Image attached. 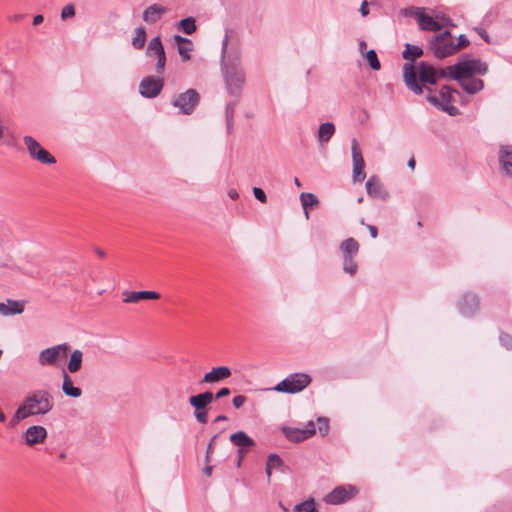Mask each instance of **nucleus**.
<instances>
[{"label":"nucleus","mask_w":512,"mask_h":512,"mask_svg":"<svg viewBox=\"0 0 512 512\" xmlns=\"http://www.w3.org/2000/svg\"><path fill=\"white\" fill-rule=\"evenodd\" d=\"M54 406L53 396L46 390H36L27 395L14 412L10 425L16 426L19 422L32 416L46 415Z\"/></svg>","instance_id":"obj_1"},{"label":"nucleus","mask_w":512,"mask_h":512,"mask_svg":"<svg viewBox=\"0 0 512 512\" xmlns=\"http://www.w3.org/2000/svg\"><path fill=\"white\" fill-rule=\"evenodd\" d=\"M449 78L460 81L472 77L474 74H484L487 71L486 63L480 60H466L448 66Z\"/></svg>","instance_id":"obj_2"},{"label":"nucleus","mask_w":512,"mask_h":512,"mask_svg":"<svg viewBox=\"0 0 512 512\" xmlns=\"http://www.w3.org/2000/svg\"><path fill=\"white\" fill-rule=\"evenodd\" d=\"M71 346L68 343L58 344L42 350L38 356V362L41 366H58L66 360Z\"/></svg>","instance_id":"obj_3"},{"label":"nucleus","mask_w":512,"mask_h":512,"mask_svg":"<svg viewBox=\"0 0 512 512\" xmlns=\"http://www.w3.org/2000/svg\"><path fill=\"white\" fill-rule=\"evenodd\" d=\"M310 383L311 377L308 374L295 373L283 379L273 390L281 393L294 394L304 390Z\"/></svg>","instance_id":"obj_4"},{"label":"nucleus","mask_w":512,"mask_h":512,"mask_svg":"<svg viewBox=\"0 0 512 512\" xmlns=\"http://www.w3.org/2000/svg\"><path fill=\"white\" fill-rule=\"evenodd\" d=\"M432 50L434 55L439 59L455 54L457 47L452 34L449 31H445L436 36L432 43Z\"/></svg>","instance_id":"obj_5"},{"label":"nucleus","mask_w":512,"mask_h":512,"mask_svg":"<svg viewBox=\"0 0 512 512\" xmlns=\"http://www.w3.org/2000/svg\"><path fill=\"white\" fill-rule=\"evenodd\" d=\"M359 493V488L355 485L346 484L336 486L328 493L323 501L329 505H340L353 499Z\"/></svg>","instance_id":"obj_6"},{"label":"nucleus","mask_w":512,"mask_h":512,"mask_svg":"<svg viewBox=\"0 0 512 512\" xmlns=\"http://www.w3.org/2000/svg\"><path fill=\"white\" fill-rule=\"evenodd\" d=\"M24 145L28 151L29 156L42 164H55L56 159L47 150H45L40 143L32 136L23 137Z\"/></svg>","instance_id":"obj_7"},{"label":"nucleus","mask_w":512,"mask_h":512,"mask_svg":"<svg viewBox=\"0 0 512 512\" xmlns=\"http://www.w3.org/2000/svg\"><path fill=\"white\" fill-rule=\"evenodd\" d=\"M200 101V95L195 89H188L180 93L173 101L172 105L179 109L182 114L190 115L195 110Z\"/></svg>","instance_id":"obj_8"},{"label":"nucleus","mask_w":512,"mask_h":512,"mask_svg":"<svg viewBox=\"0 0 512 512\" xmlns=\"http://www.w3.org/2000/svg\"><path fill=\"white\" fill-rule=\"evenodd\" d=\"M213 401V394L209 391L191 396L189 403L194 407V416L199 423L205 424L208 421L205 407Z\"/></svg>","instance_id":"obj_9"},{"label":"nucleus","mask_w":512,"mask_h":512,"mask_svg":"<svg viewBox=\"0 0 512 512\" xmlns=\"http://www.w3.org/2000/svg\"><path fill=\"white\" fill-rule=\"evenodd\" d=\"M414 15L420 29L425 31H439L449 22V19L445 17L433 18L432 16L425 14L420 8L416 10Z\"/></svg>","instance_id":"obj_10"},{"label":"nucleus","mask_w":512,"mask_h":512,"mask_svg":"<svg viewBox=\"0 0 512 512\" xmlns=\"http://www.w3.org/2000/svg\"><path fill=\"white\" fill-rule=\"evenodd\" d=\"M146 55L157 59L156 72L162 74L166 65V54L160 37H154L147 46Z\"/></svg>","instance_id":"obj_11"},{"label":"nucleus","mask_w":512,"mask_h":512,"mask_svg":"<svg viewBox=\"0 0 512 512\" xmlns=\"http://www.w3.org/2000/svg\"><path fill=\"white\" fill-rule=\"evenodd\" d=\"M351 151H352V162H353V181L354 182H362L366 173L364 171L365 162L360 149V146L356 139H353L351 142Z\"/></svg>","instance_id":"obj_12"},{"label":"nucleus","mask_w":512,"mask_h":512,"mask_svg":"<svg viewBox=\"0 0 512 512\" xmlns=\"http://www.w3.org/2000/svg\"><path fill=\"white\" fill-rule=\"evenodd\" d=\"M453 93L454 90L448 86H444L441 88L439 96L430 95L428 96V101L435 106L441 107L442 110L447 111L450 115H454L456 108L450 105L454 100Z\"/></svg>","instance_id":"obj_13"},{"label":"nucleus","mask_w":512,"mask_h":512,"mask_svg":"<svg viewBox=\"0 0 512 512\" xmlns=\"http://www.w3.org/2000/svg\"><path fill=\"white\" fill-rule=\"evenodd\" d=\"M164 86L163 79L148 76L142 79L139 85L140 94L146 98H153L160 94Z\"/></svg>","instance_id":"obj_14"},{"label":"nucleus","mask_w":512,"mask_h":512,"mask_svg":"<svg viewBox=\"0 0 512 512\" xmlns=\"http://www.w3.org/2000/svg\"><path fill=\"white\" fill-rule=\"evenodd\" d=\"M47 435L48 432L45 427L41 425H32L23 433V439L27 446L33 447L35 445L43 444Z\"/></svg>","instance_id":"obj_15"},{"label":"nucleus","mask_w":512,"mask_h":512,"mask_svg":"<svg viewBox=\"0 0 512 512\" xmlns=\"http://www.w3.org/2000/svg\"><path fill=\"white\" fill-rule=\"evenodd\" d=\"M283 432L288 440L292 442H301L315 434V425L310 421L304 429L283 428Z\"/></svg>","instance_id":"obj_16"},{"label":"nucleus","mask_w":512,"mask_h":512,"mask_svg":"<svg viewBox=\"0 0 512 512\" xmlns=\"http://www.w3.org/2000/svg\"><path fill=\"white\" fill-rule=\"evenodd\" d=\"M232 375L231 369L227 366L213 367L205 373L201 379L202 384H214L229 378Z\"/></svg>","instance_id":"obj_17"},{"label":"nucleus","mask_w":512,"mask_h":512,"mask_svg":"<svg viewBox=\"0 0 512 512\" xmlns=\"http://www.w3.org/2000/svg\"><path fill=\"white\" fill-rule=\"evenodd\" d=\"M123 302L127 304L138 303L142 300H158L160 299V294L156 291H124Z\"/></svg>","instance_id":"obj_18"},{"label":"nucleus","mask_w":512,"mask_h":512,"mask_svg":"<svg viewBox=\"0 0 512 512\" xmlns=\"http://www.w3.org/2000/svg\"><path fill=\"white\" fill-rule=\"evenodd\" d=\"M403 73H404V81L409 89H411L416 94L422 93V88L417 82V72L413 65L411 64H405L403 66Z\"/></svg>","instance_id":"obj_19"},{"label":"nucleus","mask_w":512,"mask_h":512,"mask_svg":"<svg viewBox=\"0 0 512 512\" xmlns=\"http://www.w3.org/2000/svg\"><path fill=\"white\" fill-rule=\"evenodd\" d=\"M167 8L160 4H152L143 11V20L148 24H154L159 21Z\"/></svg>","instance_id":"obj_20"},{"label":"nucleus","mask_w":512,"mask_h":512,"mask_svg":"<svg viewBox=\"0 0 512 512\" xmlns=\"http://www.w3.org/2000/svg\"><path fill=\"white\" fill-rule=\"evenodd\" d=\"M244 83V76L241 72L232 71L226 73V84L230 94L238 95Z\"/></svg>","instance_id":"obj_21"},{"label":"nucleus","mask_w":512,"mask_h":512,"mask_svg":"<svg viewBox=\"0 0 512 512\" xmlns=\"http://www.w3.org/2000/svg\"><path fill=\"white\" fill-rule=\"evenodd\" d=\"M499 163L503 173L512 177V146H503L499 151Z\"/></svg>","instance_id":"obj_22"},{"label":"nucleus","mask_w":512,"mask_h":512,"mask_svg":"<svg viewBox=\"0 0 512 512\" xmlns=\"http://www.w3.org/2000/svg\"><path fill=\"white\" fill-rule=\"evenodd\" d=\"M230 441L239 447L241 457L247 452L245 448L254 446V440L249 437L245 432L239 431L230 436Z\"/></svg>","instance_id":"obj_23"},{"label":"nucleus","mask_w":512,"mask_h":512,"mask_svg":"<svg viewBox=\"0 0 512 512\" xmlns=\"http://www.w3.org/2000/svg\"><path fill=\"white\" fill-rule=\"evenodd\" d=\"M25 301L8 299L5 303L0 302V314L3 316L23 313Z\"/></svg>","instance_id":"obj_24"},{"label":"nucleus","mask_w":512,"mask_h":512,"mask_svg":"<svg viewBox=\"0 0 512 512\" xmlns=\"http://www.w3.org/2000/svg\"><path fill=\"white\" fill-rule=\"evenodd\" d=\"M367 193L375 198L385 199L388 196L387 191L376 177H370L366 182Z\"/></svg>","instance_id":"obj_25"},{"label":"nucleus","mask_w":512,"mask_h":512,"mask_svg":"<svg viewBox=\"0 0 512 512\" xmlns=\"http://www.w3.org/2000/svg\"><path fill=\"white\" fill-rule=\"evenodd\" d=\"M62 391L68 397L79 398L82 396V390L74 386V381L66 370L62 371Z\"/></svg>","instance_id":"obj_26"},{"label":"nucleus","mask_w":512,"mask_h":512,"mask_svg":"<svg viewBox=\"0 0 512 512\" xmlns=\"http://www.w3.org/2000/svg\"><path fill=\"white\" fill-rule=\"evenodd\" d=\"M420 81L423 83L435 84L437 82V70L431 65L421 63L418 67Z\"/></svg>","instance_id":"obj_27"},{"label":"nucleus","mask_w":512,"mask_h":512,"mask_svg":"<svg viewBox=\"0 0 512 512\" xmlns=\"http://www.w3.org/2000/svg\"><path fill=\"white\" fill-rule=\"evenodd\" d=\"M70 358L67 364V373H77L81 370L83 364V352L75 349L69 352Z\"/></svg>","instance_id":"obj_28"},{"label":"nucleus","mask_w":512,"mask_h":512,"mask_svg":"<svg viewBox=\"0 0 512 512\" xmlns=\"http://www.w3.org/2000/svg\"><path fill=\"white\" fill-rule=\"evenodd\" d=\"M478 298L474 294H466L460 302L459 307L463 314L468 315L478 308Z\"/></svg>","instance_id":"obj_29"},{"label":"nucleus","mask_w":512,"mask_h":512,"mask_svg":"<svg viewBox=\"0 0 512 512\" xmlns=\"http://www.w3.org/2000/svg\"><path fill=\"white\" fill-rule=\"evenodd\" d=\"M175 41L178 45V53L180 54L182 60L188 61L190 59V52L193 48L192 42L189 39L179 35L175 36Z\"/></svg>","instance_id":"obj_30"},{"label":"nucleus","mask_w":512,"mask_h":512,"mask_svg":"<svg viewBox=\"0 0 512 512\" xmlns=\"http://www.w3.org/2000/svg\"><path fill=\"white\" fill-rule=\"evenodd\" d=\"M300 201L304 209L305 218L309 219V209H313L318 206V198L312 193H301Z\"/></svg>","instance_id":"obj_31"},{"label":"nucleus","mask_w":512,"mask_h":512,"mask_svg":"<svg viewBox=\"0 0 512 512\" xmlns=\"http://www.w3.org/2000/svg\"><path fill=\"white\" fill-rule=\"evenodd\" d=\"M459 82L462 88L470 94H474L484 87V83L482 80L472 77L462 79Z\"/></svg>","instance_id":"obj_32"},{"label":"nucleus","mask_w":512,"mask_h":512,"mask_svg":"<svg viewBox=\"0 0 512 512\" xmlns=\"http://www.w3.org/2000/svg\"><path fill=\"white\" fill-rule=\"evenodd\" d=\"M343 256H356L359 251V243L354 238H347L340 245Z\"/></svg>","instance_id":"obj_33"},{"label":"nucleus","mask_w":512,"mask_h":512,"mask_svg":"<svg viewBox=\"0 0 512 512\" xmlns=\"http://www.w3.org/2000/svg\"><path fill=\"white\" fill-rule=\"evenodd\" d=\"M335 132L333 123L327 122L320 125L318 130V140L320 142H328Z\"/></svg>","instance_id":"obj_34"},{"label":"nucleus","mask_w":512,"mask_h":512,"mask_svg":"<svg viewBox=\"0 0 512 512\" xmlns=\"http://www.w3.org/2000/svg\"><path fill=\"white\" fill-rule=\"evenodd\" d=\"M282 465V460L280 457L276 454H271L268 456L267 463H266V474L268 477V480L270 481L272 471L275 469L280 468Z\"/></svg>","instance_id":"obj_35"},{"label":"nucleus","mask_w":512,"mask_h":512,"mask_svg":"<svg viewBox=\"0 0 512 512\" xmlns=\"http://www.w3.org/2000/svg\"><path fill=\"white\" fill-rule=\"evenodd\" d=\"M423 51L419 46L407 44L405 50L402 53V56L406 60H415L416 58L422 56Z\"/></svg>","instance_id":"obj_36"},{"label":"nucleus","mask_w":512,"mask_h":512,"mask_svg":"<svg viewBox=\"0 0 512 512\" xmlns=\"http://www.w3.org/2000/svg\"><path fill=\"white\" fill-rule=\"evenodd\" d=\"M146 42V30L144 27H137L135 29V36L132 39V45L136 49H142Z\"/></svg>","instance_id":"obj_37"},{"label":"nucleus","mask_w":512,"mask_h":512,"mask_svg":"<svg viewBox=\"0 0 512 512\" xmlns=\"http://www.w3.org/2000/svg\"><path fill=\"white\" fill-rule=\"evenodd\" d=\"M316 511V503L313 498H310L300 504H297L293 508V512H315Z\"/></svg>","instance_id":"obj_38"},{"label":"nucleus","mask_w":512,"mask_h":512,"mask_svg":"<svg viewBox=\"0 0 512 512\" xmlns=\"http://www.w3.org/2000/svg\"><path fill=\"white\" fill-rule=\"evenodd\" d=\"M355 256H343V270L350 275H354L357 272L358 265L354 261Z\"/></svg>","instance_id":"obj_39"},{"label":"nucleus","mask_w":512,"mask_h":512,"mask_svg":"<svg viewBox=\"0 0 512 512\" xmlns=\"http://www.w3.org/2000/svg\"><path fill=\"white\" fill-rule=\"evenodd\" d=\"M180 28L184 33L190 35L196 31L195 19L192 17L185 18L179 23Z\"/></svg>","instance_id":"obj_40"},{"label":"nucleus","mask_w":512,"mask_h":512,"mask_svg":"<svg viewBox=\"0 0 512 512\" xmlns=\"http://www.w3.org/2000/svg\"><path fill=\"white\" fill-rule=\"evenodd\" d=\"M369 63L370 67L373 70H379L381 68V64L378 60L377 54L375 50L371 49L369 51H366L365 55L363 56Z\"/></svg>","instance_id":"obj_41"},{"label":"nucleus","mask_w":512,"mask_h":512,"mask_svg":"<svg viewBox=\"0 0 512 512\" xmlns=\"http://www.w3.org/2000/svg\"><path fill=\"white\" fill-rule=\"evenodd\" d=\"M75 14V8L73 5H66L63 9H62V12H61V18L63 20L69 18V17H72L74 16Z\"/></svg>","instance_id":"obj_42"},{"label":"nucleus","mask_w":512,"mask_h":512,"mask_svg":"<svg viewBox=\"0 0 512 512\" xmlns=\"http://www.w3.org/2000/svg\"><path fill=\"white\" fill-rule=\"evenodd\" d=\"M318 429H319V432L322 435H326L328 433V430H329L328 420L324 419V418H319L318 419Z\"/></svg>","instance_id":"obj_43"},{"label":"nucleus","mask_w":512,"mask_h":512,"mask_svg":"<svg viewBox=\"0 0 512 512\" xmlns=\"http://www.w3.org/2000/svg\"><path fill=\"white\" fill-rule=\"evenodd\" d=\"M253 194H254L255 198L257 200H259L261 203H266L267 202L266 194H265V192L261 188L254 187L253 188Z\"/></svg>","instance_id":"obj_44"},{"label":"nucleus","mask_w":512,"mask_h":512,"mask_svg":"<svg viewBox=\"0 0 512 512\" xmlns=\"http://www.w3.org/2000/svg\"><path fill=\"white\" fill-rule=\"evenodd\" d=\"M246 402V397L243 395H237L233 398V406L235 408H241Z\"/></svg>","instance_id":"obj_45"},{"label":"nucleus","mask_w":512,"mask_h":512,"mask_svg":"<svg viewBox=\"0 0 512 512\" xmlns=\"http://www.w3.org/2000/svg\"><path fill=\"white\" fill-rule=\"evenodd\" d=\"M215 439H216V436H214L209 444H208V447H207V451H206V462L209 463L210 462V458H211V455L214 451V442H215Z\"/></svg>","instance_id":"obj_46"},{"label":"nucleus","mask_w":512,"mask_h":512,"mask_svg":"<svg viewBox=\"0 0 512 512\" xmlns=\"http://www.w3.org/2000/svg\"><path fill=\"white\" fill-rule=\"evenodd\" d=\"M468 45L469 40L464 35H460L458 38V42L456 43L457 52Z\"/></svg>","instance_id":"obj_47"},{"label":"nucleus","mask_w":512,"mask_h":512,"mask_svg":"<svg viewBox=\"0 0 512 512\" xmlns=\"http://www.w3.org/2000/svg\"><path fill=\"white\" fill-rule=\"evenodd\" d=\"M234 106L229 104L226 108L227 125L230 126L233 120Z\"/></svg>","instance_id":"obj_48"},{"label":"nucleus","mask_w":512,"mask_h":512,"mask_svg":"<svg viewBox=\"0 0 512 512\" xmlns=\"http://www.w3.org/2000/svg\"><path fill=\"white\" fill-rule=\"evenodd\" d=\"M228 395H230V390L226 387H223L216 393L215 398L219 399Z\"/></svg>","instance_id":"obj_49"},{"label":"nucleus","mask_w":512,"mask_h":512,"mask_svg":"<svg viewBox=\"0 0 512 512\" xmlns=\"http://www.w3.org/2000/svg\"><path fill=\"white\" fill-rule=\"evenodd\" d=\"M360 13L362 16H367L369 13L368 2L366 0H364L361 4Z\"/></svg>","instance_id":"obj_50"},{"label":"nucleus","mask_w":512,"mask_h":512,"mask_svg":"<svg viewBox=\"0 0 512 512\" xmlns=\"http://www.w3.org/2000/svg\"><path fill=\"white\" fill-rule=\"evenodd\" d=\"M437 72H438V74H437V79H438V78H445V77H449L448 67L443 68V69H439V70H437Z\"/></svg>","instance_id":"obj_51"},{"label":"nucleus","mask_w":512,"mask_h":512,"mask_svg":"<svg viewBox=\"0 0 512 512\" xmlns=\"http://www.w3.org/2000/svg\"><path fill=\"white\" fill-rule=\"evenodd\" d=\"M367 229L369 230V233H370L372 238H376L377 237L378 230H377V228L375 226L367 225Z\"/></svg>","instance_id":"obj_52"},{"label":"nucleus","mask_w":512,"mask_h":512,"mask_svg":"<svg viewBox=\"0 0 512 512\" xmlns=\"http://www.w3.org/2000/svg\"><path fill=\"white\" fill-rule=\"evenodd\" d=\"M476 31L478 32V34L486 41V42H489V37L487 35V33L481 29V28H476Z\"/></svg>","instance_id":"obj_53"},{"label":"nucleus","mask_w":512,"mask_h":512,"mask_svg":"<svg viewBox=\"0 0 512 512\" xmlns=\"http://www.w3.org/2000/svg\"><path fill=\"white\" fill-rule=\"evenodd\" d=\"M366 47H367L366 42H365V41H360V43H359V51H360V53L362 54V56H364V55H365V53H366V52H365Z\"/></svg>","instance_id":"obj_54"},{"label":"nucleus","mask_w":512,"mask_h":512,"mask_svg":"<svg viewBox=\"0 0 512 512\" xmlns=\"http://www.w3.org/2000/svg\"><path fill=\"white\" fill-rule=\"evenodd\" d=\"M228 196H229L231 199L235 200V199H237V198L239 197V194H238V192H237L235 189H231V190L228 192Z\"/></svg>","instance_id":"obj_55"},{"label":"nucleus","mask_w":512,"mask_h":512,"mask_svg":"<svg viewBox=\"0 0 512 512\" xmlns=\"http://www.w3.org/2000/svg\"><path fill=\"white\" fill-rule=\"evenodd\" d=\"M44 20L43 16L42 15H36L33 19V24L34 25H39L40 23H42Z\"/></svg>","instance_id":"obj_56"},{"label":"nucleus","mask_w":512,"mask_h":512,"mask_svg":"<svg viewBox=\"0 0 512 512\" xmlns=\"http://www.w3.org/2000/svg\"><path fill=\"white\" fill-rule=\"evenodd\" d=\"M212 466L210 465H207L204 469H203V473L205 474V476L207 477H210L212 475Z\"/></svg>","instance_id":"obj_57"},{"label":"nucleus","mask_w":512,"mask_h":512,"mask_svg":"<svg viewBox=\"0 0 512 512\" xmlns=\"http://www.w3.org/2000/svg\"><path fill=\"white\" fill-rule=\"evenodd\" d=\"M415 165H416V161H415V159H414V158L409 159V161H408V167H409L410 169L414 170Z\"/></svg>","instance_id":"obj_58"},{"label":"nucleus","mask_w":512,"mask_h":512,"mask_svg":"<svg viewBox=\"0 0 512 512\" xmlns=\"http://www.w3.org/2000/svg\"><path fill=\"white\" fill-rule=\"evenodd\" d=\"M6 421V415L2 408L0 407V423H4Z\"/></svg>","instance_id":"obj_59"},{"label":"nucleus","mask_w":512,"mask_h":512,"mask_svg":"<svg viewBox=\"0 0 512 512\" xmlns=\"http://www.w3.org/2000/svg\"><path fill=\"white\" fill-rule=\"evenodd\" d=\"M227 418L225 416H218L215 421L218 422V421H224L226 420Z\"/></svg>","instance_id":"obj_60"},{"label":"nucleus","mask_w":512,"mask_h":512,"mask_svg":"<svg viewBox=\"0 0 512 512\" xmlns=\"http://www.w3.org/2000/svg\"><path fill=\"white\" fill-rule=\"evenodd\" d=\"M294 183H295V185H296L297 187H300V186H301V183H300V181H299V179H298L297 177H296V178H294Z\"/></svg>","instance_id":"obj_61"},{"label":"nucleus","mask_w":512,"mask_h":512,"mask_svg":"<svg viewBox=\"0 0 512 512\" xmlns=\"http://www.w3.org/2000/svg\"><path fill=\"white\" fill-rule=\"evenodd\" d=\"M96 252H97V254H98L100 257H104V256H105V253H104L102 250H100V249H99V250H97Z\"/></svg>","instance_id":"obj_62"},{"label":"nucleus","mask_w":512,"mask_h":512,"mask_svg":"<svg viewBox=\"0 0 512 512\" xmlns=\"http://www.w3.org/2000/svg\"><path fill=\"white\" fill-rule=\"evenodd\" d=\"M60 458H61V459L65 458V454H64V453H61V454H60Z\"/></svg>","instance_id":"obj_63"}]
</instances>
